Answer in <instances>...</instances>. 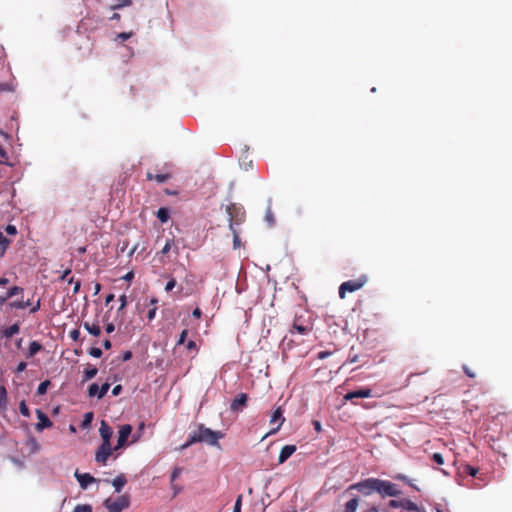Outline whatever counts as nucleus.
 Instances as JSON below:
<instances>
[{"mask_svg":"<svg viewBox=\"0 0 512 512\" xmlns=\"http://www.w3.org/2000/svg\"><path fill=\"white\" fill-rule=\"evenodd\" d=\"M224 437V433L221 431H214L210 428L205 427L203 424L198 426V431L189 436L187 442L182 445V449H186L190 445L197 442H205L211 446H218L219 439Z\"/></svg>","mask_w":512,"mask_h":512,"instance_id":"1","label":"nucleus"},{"mask_svg":"<svg viewBox=\"0 0 512 512\" xmlns=\"http://www.w3.org/2000/svg\"><path fill=\"white\" fill-rule=\"evenodd\" d=\"M227 212L230 216L229 228L233 233V248L237 249L240 247L241 243H240L239 232L236 229V225H240L242 223L244 213L243 212L240 213V211L234 206L228 207Z\"/></svg>","mask_w":512,"mask_h":512,"instance_id":"2","label":"nucleus"},{"mask_svg":"<svg viewBox=\"0 0 512 512\" xmlns=\"http://www.w3.org/2000/svg\"><path fill=\"white\" fill-rule=\"evenodd\" d=\"M351 490H356L365 496H369L373 492L378 491V478H367L363 481L351 484L347 488L346 492H349Z\"/></svg>","mask_w":512,"mask_h":512,"instance_id":"3","label":"nucleus"},{"mask_svg":"<svg viewBox=\"0 0 512 512\" xmlns=\"http://www.w3.org/2000/svg\"><path fill=\"white\" fill-rule=\"evenodd\" d=\"M383 498L390 496V497H396L401 494V491L398 490L397 485L387 481V480H381L378 479V491Z\"/></svg>","mask_w":512,"mask_h":512,"instance_id":"4","label":"nucleus"},{"mask_svg":"<svg viewBox=\"0 0 512 512\" xmlns=\"http://www.w3.org/2000/svg\"><path fill=\"white\" fill-rule=\"evenodd\" d=\"M107 509H113L116 512H121L127 509L130 505V496L127 494L119 496L116 500L107 499L104 502Z\"/></svg>","mask_w":512,"mask_h":512,"instance_id":"5","label":"nucleus"},{"mask_svg":"<svg viewBox=\"0 0 512 512\" xmlns=\"http://www.w3.org/2000/svg\"><path fill=\"white\" fill-rule=\"evenodd\" d=\"M365 283V277L359 278L357 280H349L343 282L339 287V297L343 299L345 297L346 292H355L361 289Z\"/></svg>","mask_w":512,"mask_h":512,"instance_id":"6","label":"nucleus"},{"mask_svg":"<svg viewBox=\"0 0 512 512\" xmlns=\"http://www.w3.org/2000/svg\"><path fill=\"white\" fill-rule=\"evenodd\" d=\"M111 443H102L95 454V460L103 465L106 464L107 459L112 454Z\"/></svg>","mask_w":512,"mask_h":512,"instance_id":"7","label":"nucleus"},{"mask_svg":"<svg viewBox=\"0 0 512 512\" xmlns=\"http://www.w3.org/2000/svg\"><path fill=\"white\" fill-rule=\"evenodd\" d=\"M36 415L38 418V423L35 425V429L38 432L43 431L46 428H50L53 426L52 421L48 418V416L40 409H36Z\"/></svg>","mask_w":512,"mask_h":512,"instance_id":"8","label":"nucleus"},{"mask_svg":"<svg viewBox=\"0 0 512 512\" xmlns=\"http://www.w3.org/2000/svg\"><path fill=\"white\" fill-rule=\"evenodd\" d=\"M248 396L246 393H239L230 404V409L233 412L242 411L247 405Z\"/></svg>","mask_w":512,"mask_h":512,"instance_id":"9","label":"nucleus"},{"mask_svg":"<svg viewBox=\"0 0 512 512\" xmlns=\"http://www.w3.org/2000/svg\"><path fill=\"white\" fill-rule=\"evenodd\" d=\"M131 432H132V426L129 424H125L120 427L117 445L114 448V450H117L125 445Z\"/></svg>","mask_w":512,"mask_h":512,"instance_id":"10","label":"nucleus"},{"mask_svg":"<svg viewBox=\"0 0 512 512\" xmlns=\"http://www.w3.org/2000/svg\"><path fill=\"white\" fill-rule=\"evenodd\" d=\"M389 506L392 508H403L408 511H417L418 510V506L409 499L390 500Z\"/></svg>","mask_w":512,"mask_h":512,"instance_id":"11","label":"nucleus"},{"mask_svg":"<svg viewBox=\"0 0 512 512\" xmlns=\"http://www.w3.org/2000/svg\"><path fill=\"white\" fill-rule=\"evenodd\" d=\"M74 476L79 482L80 487L84 490L87 489L90 484L96 482V479L89 473H80L78 470H76Z\"/></svg>","mask_w":512,"mask_h":512,"instance_id":"12","label":"nucleus"},{"mask_svg":"<svg viewBox=\"0 0 512 512\" xmlns=\"http://www.w3.org/2000/svg\"><path fill=\"white\" fill-rule=\"evenodd\" d=\"M99 433L102 438V443H110L113 431L112 428L104 420L101 421Z\"/></svg>","mask_w":512,"mask_h":512,"instance_id":"13","label":"nucleus"},{"mask_svg":"<svg viewBox=\"0 0 512 512\" xmlns=\"http://www.w3.org/2000/svg\"><path fill=\"white\" fill-rule=\"evenodd\" d=\"M278 421H280L279 424L275 428H273L267 435L277 432L280 429L282 423L284 422L283 411L281 410V408H277L274 411V413L270 419V423L274 424Z\"/></svg>","mask_w":512,"mask_h":512,"instance_id":"14","label":"nucleus"},{"mask_svg":"<svg viewBox=\"0 0 512 512\" xmlns=\"http://www.w3.org/2000/svg\"><path fill=\"white\" fill-rule=\"evenodd\" d=\"M371 389L365 388L353 392H349L344 396L345 400H352L353 398H368L371 396Z\"/></svg>","mask_w":512,"mask_h":512,"instance_id":"15","label":"nucleus"},{"mask_svg":"<svg viewBox=\"0 0 512 512\" xmlns=\"http://www.w3.org/2000/svg\"><path fill=\"white\" fill-rule=\"evenodd\" d=\"M296 451L295 445H285L279 454L278 462L279 464L284 463L294 452Z\"/></svg>","mask_w":512,"mask_h":512,"instance_id":"16","label":"nucleus"},{"mask_svg":"<svg viewBox=\"0 0 512 512\" xmlns=\"http://www.w3.org/2000/svg\"><path fill=\"white\" fill-rule=\"evenodd\" d=\"M127 483V479L124 474L118 475L113 481L112 485L115 488L117 493L121 492L125 484Z\"/></svg>","mask_w":512,"mask_h":512,"instance_id":"17","label":"nucleus"},{"mask_svg":"<svg viewBox=\"0 0 512 512\" xmlns=\"http://www.w3.org/2000/svg\"><path fill=\"white\" fill-rule=\"evenodd\" d=\"M97 373H98V369L94 366L89 365L84 371L82 381L86 382V381L93 379L97 375Z\"/></svg>","mask_w":512,"mask_h":512,"instance_id":"18","label":"nucleus"},{"mask_svg":"<svg viewBox=\"0 0 512 512\" xmlns=\"http://www.w3.org/2000/svg\"><path fill=\"white\" fill-rule=\"evenodd\" d=\"M359 505V497L355 496L345 504V512H356Z\"/></svg>","mask_w":512,"mask_h":512,"instance_id":"19","label":"nucleus"},{"mask_svg":"<svg viewBox=\"0 0 512 512\" xmlns=\"http://www.w3.org/2000/svg\"><path fill=\"white\" fill-rule=\"evenodd\" d=\"M20 330L19 324L15 323L2 332V336L5 338H11L13 335L17 334Z\"/></svg>","mask_w":512,"mask_h":512,"instance_id":"20","label":"nucleus"},{"mask_svg":"<svg viewBox=\"0 0 512 512\" xmlns=\"http://www.w3.org/2000/svg\"><path fill=\"white\" fill-rule=\"evenodd\" d=\"M265 221L268 223V225L270 227H273L275 225V217H274L272 209H271V199L268 200V207L266 209Z\"/></svg>","mask_w":512,"mask_h":512,"instance_id":"21","label":"nucleus"},{"mask_svg":"<svg viewBox=\"0 0 512 512\" xmlns=\"http://www.w3.org/2000/svg\"><path fill=\"white\" fill-rule=\"evenodd\" d=\"M8 404L7 391L3 385H0V410H6Z\"/></svg>","mask_w":512,"mask_h":512,"instance_id":"22","label":"nucleus"},{"mask_svg":"<svg viewBox=\"0 0 512 512\" xmlns=\"http://www.w3.org/2000/svg\"><path fill=\"white\" fill-rule=\"evenodd\" d=\"M133 35H134V32H132V31L118 33L114 38V42L117 44H122L123 42L130 39Z\"/></svg>","mask_w":512,"mask_h":512,"instance_id":"23","label":"nucleus"},{"mask_svg":"<svg viewBox=\"0 0 512 512\" xmlns=\"http://www.w3.org/2000/svg\"><path fill=\"white\" fill-rule=\"evenodd\" d=\"M83 327H84V328H85V329H86L90 334H92V335H94V336H96V337H97V336H99V335H100V333H101V329H100L99 325H97V324H90V323H88V322H85V323L83 324Z\"/></svg>","mask_w":512,"mask_h":512,"instance_id":"24","label":"nucleus"},{"mask_svg":"<svg viewBox=\"0 0 512 512\" xmlns=\"http://www.w3.org/2000/svg\"><path fill=\"white\" fill-rule=\"evenodd\" d=\"M133 4L132 0H114V4L111 5L112 10H119L124 7H129Z\"/></svg>","mask_w":512,"mask_h":512,"instance_id":"25","label":"nucleus"},{"mask_svg":"<svg viewBox=\"0 0 512 512\" xmlns=\"http://www.w3.org/2000/svg\"><path fill=\"white\" fill-rule=\"evenodd\" d=\"M23 291V288L19 286L11 287L10 289L7 290L6 294L4 295L5 300L7 301L9 298H12L18 294H22Z\"/></svg>","mask_w":512,"mask_h":512,"instance_id":"26","label":"nucleus"},{"mask_svg":"<svg viewBox=\"0 0 512 512\" xmlns=\"http://www.w3.org/2000/svg\"><path fill=\"white\" fill-rule=\"evenodd\" d=\"M42 349V345L37 342V341H33L30 343L29 345V350H28V357H33L34 355H36L40 350Z\"/></svg>","mask_w":512,"mask_h":512,"instance_id":"27","label":"nucleus"},{"mask_svg":"<svg viewBox=\"0 0 512 512\" xmlns=\"http://www.w3.org/2000/svg\"><path fill=\"white\" fill-rule=\"evenodd\" d=\"M157 218L162 222L165 223L169 219V210L167 208H159L157 211Z\"/></svg>","mask_w":512,"mask_h":512,"instance_id":"28","label":"nucleus"},{"mask_svg":"<svg viewBox=\"0 0 512 512\" xmlns=\"http://www.w3.org/2000/svg\"><path fill=\"white\" fill-rule=\"evenodd\" d=\"M10 244V240L7 239L3 233L0 231V247H1V251H0V255L3 256L5 251L7 250L8 246Z\"/></svg>","mask_w":512,"mask_h":512,"instance_id":"29","label":"nucleus"},{"mask_svg":"<svg viewBox=\"0 0 512 512\" xmlns=\"http://www.w3.org/2000/svg\"><path fill=\"white\" fill-rule=\"evenodd\" d=\"M9 305L11 308L25 309V308L29 307L31 305V303H30V300H27V301L20 300V301L11 302Z\"/></svg>","mask_w":512,"mask_h":512,"instance_id":"30","label":"nucleus"},{"mask_svg":"<svg viewBox=\"0 0 512 512\" xmlns=\"http://www.w3.org/2000/svg\"><path fill=\"white\" fill-rule=\"evenodd\" d=\"M292 329L302 335L307 334L310 330L308 325L298 324L296 321L294 322Z\"/></svg>","mask_w":512,"mask_h":512,"instance_id":"31","label":"nucleus"},{"mask_svg":"<svg viewBox=\"0 0 512 512\" xmlns=\"http://www.w3.org/2000/svg\"><path fill=\"white\" fill-rule=\"evenodd\" d=\"M51 382L49 380H45L41 382L37 388V394L38 395H44L50 386Z\"/></svg>","mask_w":512,"mask_h":512,"instance_id":"32","label":"nucleus"},{"mask_svg":"<svg viewBox=\"0 0 512 512\" xmlns=\"http://www.w3.org/2000/svg\"><path fill=\"white\" fill-rule=\"evenodd\" d=\"M98 393H99V386L97 383H92L89 388H88V396L89 397H94V396H97L98 397Z\"/></svg>","mask_w":512,"mask_h":512,"instance_id":"33","label":"nucleus"},{"mask_svg":"<svg viewBox=\"0 0 512 512\" xmlns=\"http://www.w3.org/2000/svg\"><path fill=\"white\" fill-rule=\"evenodd\" d=\"M395 478H396L397 480H401V481H403V482L407 483L408 485H410V486H411L412 488H414L415 490H419V488H418L416 485H414V484L411 482V480H410L406 475L398 474V475H396V476H395Z\"/></svg>","mask_w":512,"mask_h":512,"instance_id":"34","label":"nucleus"},{"mask_svg":"<svg viewBox=\"0 0 512 512\" xmlns=\"http://www.w3.org/2000/svg\"><path fill=\"white\" fill-rule=\"evenodd\" d=\"M171 175L169 173L165 174H157L155 175V181L159 184L165 183L170 179Z\"/></svg>","mask_w":512,"mask_h":512,"instance_id":"35","label":"nucleus"},{"mask_svg":"<svg viewBox=\"0 0 512 512\" xmlns=\"http://www.w3.org/2000/svg\"><path fill=\"white\" fill-rule=\"evenodd\" d=\"M19 411L24 417H30L29 408L27 407L24 400L20 402Z\"/></svg>","mask_w":512,"mask_h":512,"instance_id":"36","label":"nucleus"},{"mask_svg":"<svg viewBox=\"0 0 512 512\" xmlns=\"http://www.w3.org/2000/svg\"><path fill=\"white\" fill-rule=\"evenodd\" d=\"M73 512H92V507L88 504L77 505Z\"/></svg>","mask_w":512,"mask_h":512,"instance_id":"37","label":"nucleus"},{"mask_svg":"<svg viewBox=\"0 0 512 512\" xmlns=\"http://www.w3.org/2000/svg\"><path fill=\"white\" fill-rule=\"evenodd\" d=\"M109 388H110V384L108 382L104 383L99 388L98 398L99 399L103 398L106 395V393L108 392Z\"/></svg>","mask_w":512,"mask_h":512,"instance_id":"38","label":"nucleus"},{"mask_svg":"<svg viewBox=\"0 0 512 512\" xmlns=\"http://www.w3.org/2000/svg\"><path fill=\"white\" fill-rule=\"evenodd\" d=\"M93 420V413L92 412H88L84 415V419H83V423H82V426L83 427H87L90 425V423L92 422Z\"/></svg>","mask_w":512,"mask_h":512,"instance_id":"39","label":"nucleus"},{"mask_svg":"<svg viewBox=\"0 0 512 512\" xmlns=\"http://www.w3.org/2000/svg\"><path fill=\"white\" fill-rule=\"evenodd\" d=\"M89 354L92 357L100 358L102 356V350L100 348H97V347H92V348L89 349Z\"/></svg>","mask_w":512,"mask_h":512,"instance_id":"40","label":"nucleus"},{"mask_svg":"<svg viewBox=\"0 0 512 512\" xmlns=\"http://www.w3.org/2000/svg\"><path fill=\"white\" fill-rule=\"evenodd\" d=\"M242 507V495H239L235 501L233 512H241Z\"/></svg>","mask_w":512,"mask_h":512,"instance_id":"41","label":"nucleus"},{"mask_svg":"<svg viewBox=\"0 0 512 512\" xmlns=\"http://www.w3.org/2000/svg\"><path fill=\"white\" fill-rule=\"evenodd\" d=\"M432 460L438 465H442L444 463L443 456L440 453H434Z\"/></svg>","mask_w":512,"mask_h":512,"instance_id":"42","label":"nucleus"},{"mask_svg":"<svg viewBox=\"0 0 512 512\" xmlns=\"http://www.w3.org/2000/svg\"><path fill=\"white\" fill-rule=\"evenodd\" d=\"M187 335H188V331L185 329L181 332L180 336H179V339L177 341V345H183L186 341V338H187Z\"/></svg>","mask_w":512,"mask_h":512,"instance_id":"43","label":"nucleus"},{"mask_svg":"<svg viewBox=\"0 0 512 512\" xmlns=\"http://www.w3.org/2000/svg\"><path fill=\"white\" fill-rule=\"evenodd\" d=\"M182 469L179 467L174 468V470L171 473V482H174L181 474Z\"/></svg>","mask_w":512,"mask_h":512,"instance_id":"44","label":"nucleus"},{"mask_svg":"<svg viewBox=\"0 0 512 512\" xmlns=\"http://www.w3.org/2000/svg\"><path fill=\"white\" fill-rule=\"evenodd\" d=\"M173 240H168L161 250L162 254H167L172 248Z\"/></svg>","mask_w":512,"mask_h":512,"instance_id":"45","label":"nucleus"},{"mask_svg":"<svg viewBox=\"0 0 512 512\" xmlns=\"http://www.w3.org/2000/svg\"><path fill=\"white\" fill-rule=\"evenodd\" d=\"M69 336L72 340L77 341L80 337V331L78 329L71 330Z\"/></svg>","mask_w":512,"mask_h":512,"instance_id":"46","label":"nucleus"},{"mask_svg":"<svg viewBox=\"0 0 512 512\" xmlns=\"http://www.w3.org/2000/svg\"><path fill=\"white\" fill-rule=\"evenodd\" d=\"M5 231L9 235H15L17 233V229L14 225H7Z\"/></svg>","mask_w":512,"mask_h":512,"instance_id":"47","label":"nucleus"},{"mask_svg":"<svg viewBox=\"0 0 512 512\" xmlns=\"http://www.w3.org/2000/svg\"><path fill=\"white\" fill-rule=\"evenodd\" d=\"M119 301L121 302V305L118 310L122 311L127 305V297L125 295H121L119 297Z\"/></svg>","mask_w":512,"mask_h":512,"instance_id":"48","label":"nucleus"},{"mask_svg":"<svg viewBox=\"0 0 512 512\" xmlns=\"http://www.w3.org/2000/svg\"><path fill=\"white\" fill-rule=\"evenodd\" d=\"M175 285H176V281H175V279H171V280H169V281L167 282L166 287H165V290H166V291H171V290L175 287Z\"/></svg>","mask_w":512,"mask_h":512,"instance_id":"49","label":"nucleus"},{"mask_svg":"<svg viewBox=\"0 0 512 512\" xmlns=\"http://www.w3.org/2000/svg\"><path fill=\"white\" fill-rule=\"evenodd\" d=\"M156 307L150 309L147 313V318L151 321L155 318V315H156Z\"/></svg>","mask_w":512,"mask_h":512,"instance_id":"50","label":"nucleus"},{"mask_svg":"<svg viewBox=\"0 0 512 512\" xmlns=\"http://www.w3.org/2000/svg\"><path fill=\"white\" fill-rule=\"evenodd\" d=\"M13 87L7 83H0V91H12Z\"/></svg>","mask_w":512,"mask_h":512,"instance_id":"51","label":"nucleus"},{"mask_svg":"<svg viewBox=\"0 0 512 512\" xmlns=\"http://www.w3.org/2000/svg\"><path fill=\"white\" fill-rule=\"evenodd\" d=\"M121 392H122V386H121V385H116V386L112 389V394H113L114 396H118Z\"/></svg>","mask_w":512,"mask_h":512,"instance_id":"52","label":"nucleus"},{"mask_svg":"<svg viewBox=\"0 0 512 512\" xmlns=\"http://www.w3.org/2000/svg\"><path fill=\"white\" fill-rule=\"evenodd\" d=\"M27 367V364L25 362H20L16 368V372L20 373L23 372Z\"/></svg>","mask_w":512,"mask_h":512,"instance_id":"53","label":"nucleus"},{"mask_svg":"<svg viewBox=\"0 0 512 512\" xmlns=\"http://www.w3.org/2000/svg\"><path fill=\"white\" fill-rule=\"evenodd\" d=\"M330 355H331L330 351H321L318 353V358L325 359V358L329 357Z\"/></svg>","mask_w":512,"mask_h":512,"instance_id":"54","label":"nucleus"},{"mask_svg":"<svg viewBox=\"0 0 512 512\" xmlns=\"http://www.w3.org/2000/svg\"><path fill=\"white\" fill-rule=\"evenodd\" d=\"M132 358V352L131 351H126L123 353L122 355V360L123 361H128Z\"/></svg>","mask_w":512,"mask_h":512,"instance_id":"55","label":"nucleus"},{"mask_svg":"<svg viewBox=\"0 0 512 512\" xmlns=\"http://www.w3.org/2000/svg\"><path fill=\"white\" fill-rule=\"evenodd\" d=\"M467 470L471 476H476V474L478 473V468L475 467L468 466Z\"/></svg>","mask_w":512,"mask_h":512,"instance_id":"56","label":"nucleus"},{"mask_svg":"<svg viewBox=\"0 0 512 512\" xmlns=\"http://www.w3.org/2000/svg\"><path fill=\"white\" fill-rule=\"evenodd\" d=\"M80 287H81V282L79 280L75 281L74 282L73 293H77L79 291Z\"/></svg>","mask_w":512,"mask_h":512,"instance_id":"57","label":"nucleus"},{"mask_svg":"<svg viewBox=\"0 0 512 512\" xmlns=\"http://www.w3.org/2000/svg\"><path fill=\"white\" fill-rule=\"evenodd\" d=\"M134 277V273L132 271L128 272L125 276H123V279L126 281H131Z\"/></svg>","mask_w":512,"mask_h":512,"instance_id":"58","label":"nucleus"},{"mask_svg":"<svg viewBox=\"0 0 512 512\" xmlns=\"http://www.w3.org/2000/svg\"><path fill=\"white\" fill-rule=\"evenodd\" d=\"M114 329H115V326L112 323L107 324L106 328H105L107 333H112L114 331Z\"/></svg>","mask_w":512,"mask_h":512,"instance_id":"59","label":"nucleus"},{"mask_svg":"<svg viewBox=\"0 0 512 512\" xmlns=\"http://www.w3.org/2000/svg\"><path fill=\"white\" fill-rule=\"evenodd\" d=\"M103 347H104L105 349H107V350H108V349H110V348L112 347L111 341H110V340H108V339H107V340H105V341L103 342Z\"/></svg>","mask_w":512,"mask_h":512,"instance_id":"60","label":"nucleus"},{"mask_svg":"<svg viewBox=\"0 0 512 512\" xmlns=\"http://www.w3.org/2000/svg\"><path fill=\"white\" fill-rule=\"evenodd\" d=\"M196 348V343L194 341H189L187 343V349L188 350H192V349H195Z\"/></svg>","mask_w":512,"mask_h":512,"instance_id":"61","label":"nucleus"},{"mask_svg":"<svg viewBox=\"0 0 512 512\" xmlns=\"http://www.w3.org/2000/svg\"><path fill=\"white\" fill-rule=\"evenodd\" d=\"M9 283L8 278L0 277V286H5Z\"/></svg>","mask_w":512,"mask_h":512,"instance_id":"62","label":"nucleus"},{"mask_svg":"<svg viewBox=\"0 0 512 512\" xmlns=\"http://www.w3.org/2000/svg\"><path fill=\"white\" fill-rule=\"evenodd\" d=\"M465 373L469 376V377H475L476 374L475 373H472L471 370H469L466 366L463 367Z\"/></svg>","mask_w":512,"mask_h":512,"instance_id":"63","label":"nucleus"},{"mask_svg":"<svg viewBox=\"0 0 512 512\" xmlns=\"http://www.w3.org/2000/svg\"><path fill=\"white\" fill-rule=\"evenodd\" d=\"M313 425H314V428H315L316 431H318V432L321 431V424H320L319 421H314Z\"/></svg>","mask_w":512,"mask_h":512,"instance_id":"64","label":"nucleus"}]
</instances>
